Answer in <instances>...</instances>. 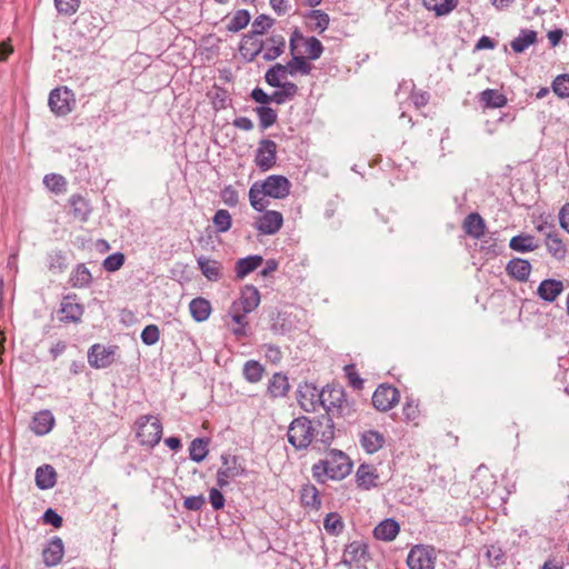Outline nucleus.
Segmentation results:
<instances>
[{
	"label": "nucleus",
	"instance_id": "f257e3e1",
	"mask_svg": "<svg viewBox=\"0 0 569 569\" xmlns=\"http://www.w3.org/2000/svg\"><path fill=\"white\" fill-rule=\"evenodd\" d=\"M336 427L332 418L322 415L310 419L306 416L295 418L287 431L288 442L298 451L313 448L327 449L333 441Z\"/></svg>",
	"mask_w": 569,
	"mask_h": 569
},
{
	"label": "nucleus",
	"instance_id": "f03ea898",
	"mask_svg": "<svg viewBox=\"0 0 569 569\" xmlns=\"http://www.w3.org/2000/svg\"><path fill=\"white\" fill-rule=\"evenodd\" d=\"M352 462L341 450L331 449L325 459L316 462L312 468V477L318 483H326L327 480H342L350 475Z\"/></svg>",
	"mask_w": 569,
	"mask_h": 569
},
{
	"label": "nucleus",
	"instance_id": "7ed1b4c3",
	"mask_svg": "<svg viewBox=\"0 0 569 569\" xmlns=\"http://www.w3.org/2000/svg\"><path fill=\"white\" fill-rule=\"evenodd\" d=\"M136 437L142 447H156L162 437V423L160 419L152 415H144L136 421Z\"/></svg>",
	"mask_w": 569,
	"mask_h": 569
},
{
	"label": "nucleus",
	"instance_id": "20e7f679",
	"mask_svg": "<svg viewBox=\"0 0 569 569\" xmlns=\"http://www.w3.org/2000/svg\"><path fill=\"white\" fill-rule=\"evenodd\" d=\"M48 106L56 116H67L76 106L74 93L68 87H58L51 90L48 99Z\"/></svg>",
	"mask_w": 569,
	"mask_h": 569
},
{
	"label": "nucleus",
	"instance_id": "39448f33",
	"mask_svg": "<svg viewBox=\"0 0 569 569\" xmlns=\"http://www.w3.org/2000/svg\"><path fill=\"white\" fill-rule=\"evenodd\" d=\"M319 405L326 410V415L337 412L342 415L345 408L348 407V400L346 399L345 390L340 387H325L320 390Z\"/></svg>",
	"mask_w": 569,
	"mask_h": 569
},
{
	"label": "nucleus",
	"instance_id": "423d86ee",
	"mask_svg": "<svg viewBox=\"0 0 569 569\" xmlns=\"http://www.w3.org/2000/svg\"><path fill=\"white\" fill-rule=\"evenodd\" d=\"M222 467L217 471V485L220 489L227 487L230 480L244 476L246 469L239 463V458L231 455L221 456Z\"/></svg>",
	"mask_w": 569,
	"mask_h": 569
},
{
	"label": "nucleus",
	"instance_id": "0eeeda50",
	"mask_svg": "<svg viewBox=\"0 0 569 569\" xmlns=\"http://www.w3.org/2000/svg\"><path fill=\"white\" fill-rule=\"evenodd\" d=\"M435 550L429 546H415L407 556L409 569H435Z\"/></svg>",
	"mask_w": 569,
	"mask_h": 569
},
{
	"label": "nucleus",
	"instance_id": "6e6552de",
	"mask_svg": "<svg viewBox=\"0 0 569 569\" xmlns=\"http://www.w3.org/2000/svg\"><path fill=\"white\" fill-rule=\"evenodd\" d=\"M117 346L92 345L88 350V362L94 369H104L114 361Z\"/></svg>",
	"mask_w": 569,
	"mask_h": 569
},
{
	"label": "nucleus",
	"instance_id": "1a4fd4ad",
	"mask_svg": "<svg viewBox=\"0 0 569 569\" xmlns=\"http://www.w3.org/2000/svg\"><path fill=\"white\" fill-rule=\"evenodd\" d=\"M262 212L256 220L254 228L263 236L276 234L283 224L282 213L276 210H263Z\"/></svg>",
	"mask_w": 569,
	"mask_h": 569
},
{
	"label": "nucleus",
	"instance_id": "9d476101",
	"mask_svg": "<svg viewBox=\"0 0 569 569\" xmlns=\"http://www.w3.org/2000/svg\"><path fill=\"white\" fill-rule=\"evenodd\" d=\"M399 401V391L389 385H380L372 395V405L380 411H388Z\"/></svg>",
	"mask_w": 569,
	"mask_h": 569
},
{
	"label": "nucleus",
	"instance_id": "9b49d317",
	"mask_svg": "<svg viewBox=\"0 0 569 569\" xmlns=\"http://www.w3.org/2000/svg\"><path fill=\"white\" fill-rule=\"evenodd\" d=\"M277 161V144L273 140L262 139L259 142L254 162L262 171L271 169Z\"/></svg>",
	"mask_w": 569,
	"mask_h": 569
},
{
	"label": "nucleus",
	"instance_id": "f8f14e48",
	"mask_svg": "<svg viewBox=\"0 0 569 569\" xmlns=\"http://www.w3.org/2000/svg\"><path fill=\"white\" fill-rule=\"evenodd\" d=\"M261 183L267 197L284 199L290 193L291 183L284 176L271 174Z\"/></svg>",
	"mask_w": 569,
	"mask_h": 569
},
{
	"label": "nucleus",
	"instance_id": "ddd939ff",
	"mask_svg": "<svg viewBox=\"0 0 569 569\" xmlns=\"http://www.w3.org/2000/svg\"><path fill=\"white\" fill-rule=\"evenodd\" d=\"M298 41H302L306 46V53L310 60H317L323 52V46L316 37L305 38L302 33L296 29L289 40L290 51L295 52Z\"/></svg>",
	"mask_w": 569,
	"mask_h": 569
},
{
	"label": "nucleus",
	"instance_id": "4468645a",
	"mask_svg": "<svg viewBox=\"0 0 569 569\" xmlns=\"http://www.w3.org/2000/svg\"><path fill=\"white\" fill-rule=\"evenodd\" d=\"M368 558V545L362 540H355L346 546L341 562L350 568L353 563L367 561Z\"/></svg>",
	"mask_w": 569,
	"mask_h": 569
},
{
	"label": "nucleus",
	"instance_id": "2eb2a0df",
	"mask_svg": "<svg viewBox=\"0 0 569 569\" xmlns=\"http://www.w3.org/2000/svg\"><path fill=\"white\" fill-rule=\"evenodd\" d=\"M259 303V290L252 284H247L241 289L240 297L238 301L232 305V309H241L243 313H250L258 308Z\"/></svg>",
	"mask_w": 569,
	"mask_h": 569
},
{
	"label": "nucleus",
	"instance_id": "dca6fc26",
	"mask_svg": "<svg viewBox=\"0 0 569 569\" xmlns=\"http://www.w3.org/2000/svg\"><path fill=\"white\" fill-rule=\"evenodd\" d=\"M60 320L62 322H79L83 315V307L76 301V297L67 296L60 303Z\"/></svg>",
	"mask_w": 569,
	"mask_h": 569
},
{
	"label": "nucleus",
	"instance_id": "f3484780",
	"mask_svg": "<svg viewBox=\"0 0 569 569\" xmlns=\"http://www.w3.org/2000/svg\"><path fill=\"white\" fill-rule=\"evenodd\" d=\"M320 390L312 383H305L299 386L298 389V401L300 407L305 411H312L316 409V405L320 401Z\"/></svg>",
	"mask_w": 569,
	"mask_h": 569
},
{
	"label": "nucleus",
	"instance_id": "a211bd4d",
	"mask_svg": "<svg viewBox=\"0 0 569 569\" xmlns=\"http://www.w3.org/2000/svg\"><path fill=\"white\" fill-rule=\"evenodd\" d=\"M64 553V546L62 539L53 537L48 542L47 547L42 551L43 562L47 567H54L62 560Z\"/></svg>",
	"mask_w": 569,
	"mask_h": 569
},
{
	"label": "nucleus",
	"instance_id": "6ab92c4d",
	"mask_svg": "<svg viewBox=\"0 0 569 569\" xmlns=\"http://www.w3.org/2000/svg\"><path fill=\"white\" fill-rule=\"evenodd\" d=\"M531 263L522 258H512L506 266V272L519 282H527L531 273Z\"/></svg>",
	"mask_w": 569,
	"mask_h": 569
},
{
	"label": "nucleus",
	"instance_id": "aec40b11",
	"mask_svg": "<svg viewBox=\"0 0 569 569\" xmlns=\"http://www.w3.org/2000/svg\"><path fill=\"white\" fill-rule=\"evenodd\" d=\"M264 43L257 36L248 33L243 36L239 51L247 61H253L263 50Z\"/></svg>",
	"mask_w": 569,
	"mask_h": 569
},
{
	"label": "nucleus",
	"instance_id": "412c9836",
	"mask_svg": "<svg viewBox=\"0 0 569 569\" xmlns=\"http://www.w3.org/2000/svg\"><path fill=\"white\" fill-rule=\"evenodd\" d=\"M197 263L202 274L212 282H217L222 278L221 262L210 259L206 256L197 258Z\"/></svg>",
	"mask_w": 569,
	"mask_h": 569
},
{
	"label": "nucleus",
	"instance_id": "4be33fe9",
	"mask_svg": "<svg viewBox=\"0 0 569 569\" xmlns=\"http://www.w3.org/2000/svg\"><path fill=\"white\" fill-rule=\"evenodd\" d=\"M264 48L262 50V58L266 61H272L280 57L286 48V40L282 34H272L263 41Z\"/></svg>",
	"mask_w": 569,
	"mask_h": 569
},
{
	"label": "nucleus",
	"instance_id": "5701e85b",
	"mask_svg": "<svg viewBox=\"0 0 569 569\" xmlns=\"http://www.w3.org/2000/svg\"><path fill=\"white\" fill-rule=\"evenodd\" d=\"M562 291L563 283L560 280L545 279L538 286L537 295L543 301L553 302Z\"/></svg>",
	"mask_w": 569,
	"mask_h": 569
},
{
	"label": "nucleus",
	"instance_id": "b1692460",
	"mask_svg": "<svg viewBox=\"0 0 569 569\" xmlns=\"http://www.w3.org/2000/svg\"><path fill=\"white\" fill-rule=\"evenodd\" d=\"M54 425V417L49 410H42L32 418L31 430L38 436L49 433Z\"/></svg>",
	"mask_w": 569,
	"mask_h": 569
},
{
	"label": "nucleus",
	"instance_id": "393cba45",
	"mask_svg": "<svg viewBox=\"0 0 569 569\" xmlns=\"http://www.w3.org/2000/svg\"><path fill=\"white\" fill-rule=\"evenodd\" d=\"M36 485L41 490H48L56 486L57 472L51 465H42L37 468L34 475Z\"/></svg>",
	"mask_w": 569,
	"mask_h": 569
},
{
	"label": "nucleus",
	"instance_id": "a878e982",
	"mask_svg": "<svg viewBox=\"0 0 569 569\" xmlns=\"http://www.w3.org/2000/svg\"><path fill=\"white\" fill-rule=\"evenodd\" d=\"M360 443L367 453L372 455L383 447L385 437L377 430H366L361 433Z\"/></svg>",
	"mask_w": 569,
	"mask_h": 569
},
{
	"label": "nucleus",
	"instance_id": "bb28decb",
	"mask_svg": "<svg viewBox=\"0 0 569 569\" xmlns=\"http://www.w3.org/2000/svg\"><path fill=\"white\" fill-rule=\"evenodd\" d=\"M263 263V258L259 254H251L239 259L236 262L234 271L238 279H243L249 273L258 269Z\"/></svg>",
	"mask_w": 569,
	"mask_h": 569
},
{
	"label": "nucleus",
	"instance_id": "cd10ccee",
	"mask_svg": "<svg viewBox=\"0 0 569 569\" xmlns=\"http://www.w3.org/2000/svg\"><path fill=\"white\" fill-rule=\"evenodd\" d=\"M509 248L513 251L526 253L538 249L539 243L532 234L520 233L510 239Z\"/></svg>",
	"mask_w": 569,
	"mask_h": 569
},
{
	"label": "nucleus",
	"instance_id": "c85d7f7f",
	"mask_svg": "<svg viewBox=\"0 0 569 569\" xmlns=\"http://www.w3.org/2000/svg\"><path fill=\"white\" fill-rule=\"evenodd\" d=\"M399 530H400L399 523L395 519L387 518V519L382 520L373 529V536L378 540L392 541L399 533Z\"/></svg>",
	"mask_w": 569,
	"mask_h": 569
},
{
	"label": "nucleus",
	"instance_id": "c756f323",
	"mask_svg": "<svg viewBox=\"0 0 569 569\" xmlns=\"http://www.w3.org/2000/svg\"><path fill=\"white\" fill-rule=\"evenodd\" d=\"M486 223L477 212L469 213L463 220L465 232L473 239H480L485 234Z\"/></svg>",
	"mask_w": 569,
	"mask_h": 569
},
{
	"label": "nucleus",
	"instance_id": "7c9ffc66",
	"mask_svg": "<svg viewBox=\"0 0 569 569\" xmlns=\"http://www.w3.org/2000/svg\"><path fill=\"white\" fill-rule=\"evenodd\" d=\"M189 311L194 321L202 322L210 317L212 308L209 300L197 297L190 301Z\"/></svg>",
	"mask_w": 569,
	"mask_h": 569
},
{
	"label": "nucleus",
	"instance_id": "2f4dec72",
	"mask_svg": "<svg viewBox=\"0 0 569 569\" xmlns=\"http://www.w3.org/2000/svg\"><path fill=\"white\" fill-rule=\"evenodd\" d=\"M545 244L547 247V251L557 260H563L567 254V247L563 243L562 239L555 231L546 232V241Z\"/></svg>",
	"mask_w": 569,
	"mask_h": 569
},
{
	"label": "nucleus",
	"instance_id": "473e14b6",
	"mask_svg": "<svg viewBox=\"0 0 569 569\" xmlns=\"http://www.w3.org/2000/svg\"><path fill=\"white\" fill-rule=\"evenodd\" d=\"M378 475L369 465H361L356 472V480L359 488L370 490L377 486Z\"/></svg>",
	"mask_w": 569,
	"mask_h": 569
},
{
	"label": "nucleus",
	"instance_id": "72a5a7b5",
	"mask_svg": "<svg viewBox=\"0 0 569 569\" xmlns=\"http://www.w3.org/2000/svg\"><path fill=\"white\" fill-rule=\"evenodd\" d=\"M69 204L71 207L72 216L81 222L88 220L91 213V207L82 196L72 194L69 199Z\"/></svg>",
	"mask_w": 569,
	"mask_h": 569
},
{
	"label": "nucleus",
	"instance_id": "f704fd0d",
	"mask_svg": "<svg viewBox=\"0 0 569 569\" xmlns=\"http://www.w3.org/2000/svg\"><path fill=\"white\" fill-rule=\"evenodd\" d=\"M289 388L288 377L281 372H276L268 382V393L272 398L284 397Z\"/></svg>",
	"mask_w": 569,
	"mask_h": 569
},
{
	"label": "nucleus",
	"instance_id": "c9c22d12",
	"mask_svg": "<svg viewBox=\"0 0 569 569\" xmlns=\"http://www.w3.org/2000/svg\"><path fill=\"white\" fill-rule=\"evenodd\" d=\"M300 500L302 506L319 510L321 499L317 487L310 482L303 485L300 490Z\"/></svg>",
	"mask_w": 569,
	"mask_h": 569
},
{
	"label": "nucleus",
	"instance_id": "e433bc0d",
	"mask_svg": "<svg viewBox=\"0 0 569 569\" xmlns=\"http://www.w3.org/2000/svg\"><path fill=\"white\" fill-rule=\"evenodd\" d=\"M278 88L279 90H276L270 94V102L283 104L287 101L292 100L298 93V86L290 81L283 82V84L279 86Z\"/></svg>",
	"mask_w": 569,
	"mask_h": 569
},
{
	"label": "nucleus",
	"instance_id": "4c0bfd02",
	"mask_svg": "<svg viewBox=\"0 0 569 569\" xmlns=\"http://www.w3.org/2000/svg\"><path fill=\"white\" fill-rule=\"evenodd\" d=\"M69 282L73 288H86L92 282V274L84 263H79L72 270Z\"/></svg>",
	"mask_w": 569,
	"mask_h": 569
},
{
	"label": "nucleus",
	"instance_id": "58836bf2",
	"mask_svg": "<svg viewBox=\"0 0 569 569\" xmlns=\"http://www.w3.org/2000/svg\"><path fill=\"white\" fill-rule=\"evenodd\" d=\"M535 42H537V32L529 29H522L519 36L510 42V47L516 53H522Z\"/></svg>",
	"mask_w": 569,
	"mask_h": 569
},
{
	"label": "nucleus",
	"instance_id": "ea45409f",
	"mask_svg": "<svg viewBox=\"0 0 569 569\" xmlns=\"http://www.w3.org/2000/svg\"><path fill=\"white\" fill-rule=\"evenodd\" d=\"M264 197L267 196L264 194V189H262V183L254 182L249 189V201L256 211L262 212L269 204Z\"/></svg>",
	"mask_w": 569,
	"mask_h": 569
},
{
	"label": "nucleus",
	"instance_id": "a19ab883",
	"mask_svg": "<svg viewBox=\"0 0 569 569\" xmlns=\"http://www.w3.org/2000/svg\"><path fill=\"white\" fill-rule=\"evenodd\" d=\"M46 260L48 269L53 273H61L68 267L67 257L62 250H51Z\"/></svg>",
	"mask_w": 569,
	"mask_h": 569
},
{
	"label": "nucleus",
	"instance_id": "79ce46f5",
	"mask_svg": "<svg viewBox=\"0 0 569 569\" xmlns=\"http://www.w3.org/2000/svg\"><path fill=\"white\" fill-rule=\"evenodd\" d=\"M480 101L488 108H502L508 99L505 94L495 89H486L480 93Z\"/></svg>",
	"mask_w": 569,
	"mask_h": 569
},
{
	"label": "nucleus",
	"instance_id": "37998d69",
	"mask_svg": "<svg viewBox=\"0 0 569 569\" xmlns=\"http://www.w3.org/2000/svg\"><path fill=\"white\" fill-rule=\"evenodd\" d=\"M422 3L437 16H446L457 7L458 0H422Z\"/></svg>",
	"mask_w": 569,
	"mask_h": 569
},
{
	"label": "nucleus",
	"instance_id": "c03bdc74",
	"mask_svg": "<svg viewBox=\"0 0 569 569\" xmlns=\"http://www.w3.org/2000/svg\"><path fill=\"white\" fill-rule=\"evenodd\" d=\"M292 53V59L284 64L287 72L290 76H296L297 73L309 74L311 71V64L306 60L303 56Z\"/></svg>",
	"mask_w": 569,
	"mask_h": 569
},
{
	"label": "nucleus",
	"instance_id": "a18cd8bd",
	"mask_svg": "<svg viewBox=\"0 0 569 569\" xmlns=\"http://www.w3.org/2000/svg\"><path fill=\"white\" fill-rule=\"evenodd\" d=\"M261 130H266L277 122L278 113L274 109L268 106H259L254 109Z\"/></svg>",
	"mask_w": 569,
	"mask_h": 569
},
{
	"label": "nucleus",
	"instance_id": "49530a36",
	"mask_svg": "<svg viewBox=\"0 0 569 569\" xmlns=\"http://www.w3.org/2000/svg\"><path fill=\"white\" fill-rule=\"evenodd\" d=\"M263 367L256 360H248L243 365L242 373L248 382L256 383L261 380L263 375Z\"/></svg>",
	"mask_w": 569,
	"mask_h": 569
},
{
	"label": "nucleus",
	"instance_id": "de8ad7c7",
	"mask_svg": "<svg viewBox=\"0 0 569 569\" xmlns=\"http://www.w3.org/2000/svg\"><path fill=\"white\" fill-rule=\"evenodd\" d=\"M208 441L203 438H196L189 446V457L194 462H201L208 455Z\"/></svg>",
	"mask_w": 569,
	"mask_h": 569
},
{
	"label": "nucleus",
	"instance_id": "09e8293b",
	"mask_svg": "<svg viewBox=\"0 0 569 569\" xmlns=\"http://www.w3.org/2000/svg\"><path fill=\"white\" fill-rule=\"evenodd\" d=\"M287 74L289 72H287L284 64L277 63L267 70L264 80L271 87H279L283 84L281 79H284Z\"/></svg>",
	"mask_w": 569,
	"mask_h": 569
},
{
	"label": "nucleus",
	"instance_id": "8fccbe9b",
	"mask_svg": "<svg viewBox=\"0 0 569 569\" xmlns=\"http://www.w3.org/2000/svg\"><path fill=\"white\" fill-rule=\"evenodd\" d=\"M212 223L219 233H224L230 230L232 226V217L226 209H219L216 211Z\"/></svg>",
	"mask_w": 569,
	"mask_h": 569
},
{
	"label": "nucleus",
	"instance_id": "3c124183",
	"mask_svg": "<svg viewBox=\"0 0 569 569\" xmlns=\"http://www.w3.org/2000/svg\"><path fill=\"white\" fill-rule=\"evenodd\" d=\"M44 186L56 194L63 193L67 190V180L58 173H49L43 178Z\"/></svg>",
	"mask_w": 569,
	"mask_h": 569
},
{
	"label": "nucleus",
	"instance_id": "603ef678",
	"mask_svg": "<svg viewBox=\"0 0 569 569\" xmlns=\"http://www.w3.org/2000/svg\"><path fill=\"white\" fill-rule=\"evenodd\" d=\"M250 22V13L248 10H238L227 24V30L238 32L244 29Z\"/></svg>",
	"mask_w": 569,
	"mask_h": 569
},
{
	"label": "nucleus",
	"instance_id": "864d4df0",
	"mask_svg": "<svg viewBox=\"0 0 569 569\" xmlns=\"http://www.w3.org/2000/svg\"><path fill=\"white\" fill-rule=\"evenodd\" d=\"M308 18L311 21L312 29L318 30L319 33H322L329 27V14L322 10H311Z\"/></svg>",
	"mask_w": 569,
	"mask_h": 569
},
{
	"label": "nucleus",
	"instance_id": "5fc2aeb1",
	"mask_svg": "<svg viewBox=\"0 0 569 569\" xmlns=\"http://www.w3.org/2000/svg\"><path fill=\"white\" fill-rule=\"evenodd\" d=\"M210 99L212 103V108L216 111L223 110L230 103V98L228 91L223 88L216 87L213 91L210 93Z\"/></svg>",
	"mask_w": 569,
	"mask_h": 569
},
{
	"label": "nucleus",
	"instance_id": "6e6d98bb",
	"mask_svg": "<svg viewBox=\"0 0 569 569\" xmlns=\"http://www.w3.org/2000/svg\"><path fill=\"white\" fill-rule=\"evenodd\" d=\"M323 527L329 535H338L343 529V521L339 513L329 512L323 520Z\"/></svg>",
	"mask_w": 569,
	"mask_h": 569
},
{
	"label": "nucleus",
	"instance_id": "4d7b16f0",
	"mask_svg": "<svg viewBox=\"0 0 569 569\" xmlns=\"http://www.w3.org/2000/svg\"><path fill=\"white\" fill-rule=\"evenodd\" d=\"M273 24V19L270 18L267 14H260L258 16L252 26L251 31L249 33L254 36H262L269 28H271Z\"/></svg>",
	"mask_w": 569,
	"mask_h": 569
},
{
	"label": "nucleus",
	"instance_id": "13d9d810",
	"mask_svg": "<svg viewBox=\"0 0 569 569\" xmlns=\"http://www.w3.org/2000/svg\"><path fill=\"white\" fill-rule=\"evenodd\" d=\"M126 261V257L122 252H114L109 254L102 262V267L108 272L118 271Z\"/></svg>",
	"mask_w": 569,
	"mask_h": 569
},
{
	"label": "nucleus",
	"instance_id": "bf43d9fd",
	"mask_svg": "<svg viewBox=\"0 0 569 569\" xmlns=\"http://www.w3.org/2000/svg\"><path fill=\"white\" fill-rule=\"evenodd\" d=\"M140 338H141V341L146 346L156 345L160 339V330H159L158 326H156V325L146 326L140 335Z\"/></svg>",
	"mask_w": 569,
	"mask_h": 569
},
{
	"label": "nucleus",
	"instance_id": "052dcab7",
	"mask_svg": "<svg viewBox=\"0 0 569 569\" xmlns=\"http://www.w3.org/2000/svg\"><path fill=\"white\" fill-rule=\"evenodd\" d=\"M486 557L490 565L498 567L506 561V553L505 551L499 547L491 545L487 548Z\"/></svg>",
	"mask_w": 569,
	"mask_h": 569
},
{
	"label": "nucleus",
	"instance_id": "680f3d73",
	"mask_svg": "<svg viewBox=\"0 0 569 569\" xmlns=\"http://www.w3.org/2000/svg\"><path fill=\"white\" fill-rule=\"evenodd\" d=\"M552 89L561 98H569V74L557 76L552 82Z\"/></svg>",
	"mask_w": 569,
	"mask_h": 569
},
{
	"label": "nucleus",
	"instance_id": "e2e57ef3",
	"mask_svg": "<svg viewBox=\"0 0 569 569\" xmlns=\"http://www.w3.org/2000/svg\"><path fill=\"white\" fill-rule=\"evenodd\" d=\"M59 13L72 16L80 7V0H54Z\"/></svg>",
	"mask_w": 569,
	"mask_h": 569
},
{
	"label": "nucleus",
	"instance_id": "0e129e2a",
	"mask_svg": "<svg viewBox=\"0 0 569 569\" xmlns=\"http://www.w3.org/2000/svg\"><path fill=\"white\" fill-rule=\"evenodd\" d=\"M220 198L222 202L230 208H234L239 203L238 191L231 184L226 186L220 191Z\"/></svg>",
	"mask_w": 569,
	"mask_h": 569
},
{
	"label": "nucleus",
	"instance_id": "69168bd1",
	"mask_svg": "<svg viewBox=\"0 0 569 569\" xmlns=\"http://www.w3.org/2000/svg\"><path fill=\"white\" fill-rule=\"evenodd\" d=\"M346 376L349 380V385L353 389H362L363 387V380L359 377L358 372L356 371V368L353 365H347L345 367Z\"/></svg>",
	"mask_w": 569,
	"mask_h": 569
},
{
	"label": "nucleus",
	"instance_id": "338daca9",
	"mask_svg": "<svg viewBox=\"0 0 569 569\" xmlns=\"http://www.w3.org/2000/svg\"><path fill=\"white\" fill-rule=\"evenodd\" d=\"M406 420L413 421L419 416V406L413 399H408L402 409Z\"/></svg>",
	"mask_w": 569,
	"mask_h": 569
},
{
	"label": "nucleus",
	"instance_id": "774afa93",
	"mask_svg": "<svg viewBox=\"0 0 569 569\" xmlns=\"http://www.w3.org/2000/svg\"><path fill=\"white\" fill-rule=\"evenodd\" d=\"M204 502H206V499H204L203 495L189 496V497L184 498L183 507L187 510L198 511L203 507Z\"/></svg>",
	"mask_w": 569,
	"mask_h": 569
}]
</instances>
